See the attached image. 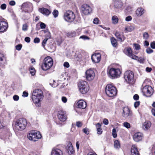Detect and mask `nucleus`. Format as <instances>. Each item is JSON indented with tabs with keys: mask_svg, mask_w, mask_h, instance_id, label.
Returning <instances> with one entry per match:
<instances>
[{
	"mask_svg": "<svg viewBox=\"0 0 155 155\" xmlns=\"http://www.w3.org/2000/svg\"><path fill=\"white\" fill-rule=\"evenodd\" d=\"M13 127L17 131H21L24 130L27 125L26 119L21 118L14 121L13 123Z\"/></svg>",
	"mask_w": 155,
	"mask_h": 155,
	"instance_id": "obj_1",
	"label": "nucleus"
},
{
	"mask_svg": "<svg viewBox=\"0 0 155 155\" xmlns=\"http://www.w3.org/2000/svg\"><path fill=\"white\" fill-rule=\"evenodd\" d=\"M53 61L52 59L49 56L45 57L41 65V68L44 71H47L50 69L52 66Z\"/></svg>",
	"mask_w": 155,
	"mask_h": 155,
	"instance_id": "obj_2",
	"label": "nucleus"
},
{
	"mask_svg": "<svg viewBox=\"0 0 155 155\" xmlns=\"http://www.w3.org/2000/svg\"><path fill=\"white\" fill-rule=\"evenodd\" d=\"M105 93L108 96L113 97L115 96L117 94V89L113 85L108 84L106 86Z\"/></svg>",
	"mask_w": 155,
	"mask_h": 155,
	"instance_id": "obj_3",
	"label": "nucleus"
},
{
	"mask_svg": "<svg viewBox=\"0 0 155 155\" xmlns=\"http://www.w3.org/2000/svg\"><path fill=\"white\" fill-rule=\"evenodd\" d=\"M28 137L29 140L35 141L38 139L41 138V135L39 131L33 130L30 132Z\"/></svg>",
	"mask_w": 155,
	"mask_h": 155,
	"instance_id": "obj_4",
	"label": "nucleus"
},
{
	"mask_svg": "<svg viewBox=\"0 0 155 155\" xmlns=\"http://www.w3.org/2000/svg\"><path fill=\"white\" fill-rule=\"evenodd\" d=\"M78 87L80 91L82 94H86L89 90V85L85 81H81L79 83Z\"/></svg>",
	"mask_w": 155,
	"mask_h": 155,
	"instance_id": "obj_5",
	"label": "nucleus"
},
{
	"mask_svg": "<svg viewBox=\"0 0 155 155\" xmlns=\"http://www.w3.org/2000/svg\"><path fill=\"white\" fill-rule=\"evenodd\" d=\"M121 74V71L118 68H111L109 71V77L112 79L115 78L120 77Z\"/></svg>",
	"mask_w": 155,
	"mask_h": 155,
	"instance_id": "obj_6",
	"label": "nucleus"
},
{
	"mask_svg": "<svg viewBox=\"0 0 155 155\" xmlns=\"http://www.w3.org/2000/svg\"><path fill=\"white\" fill-rule=\"evenodd\" d=\"M75 15L71 11H68L64 13V18L65 21L69 22L73 21L75 18Z\"/></svg>",
	"mask_w": 155,
	"mask_h": 155,
	"instance_id": "obj_7",
	"label": "nucleus"
},
{
	"mask_svg": "<svg viewBox=\"0 0 155 155\" xmlns=\"http://www.w3.org/2000/svg\"><path fill=\"white\" fill-rule=\"evenodd\" d=\"M134 74L130 71H126L124 74V78L125 80L129 83H132L134 82Z\"/></svg>",
	"mask_w": 155,
	"mask_h": 155,
	"instance_id": "obj_8",
	"label": "nucleus"
},
{
	"mask_svg": "<svg viewBox=\"0 0 155 155\" xmlns=\"http://www.w3.org/2000/svg\"><path fill=\"white\" fill-rule=\"evenodd\" d=\"M142 91L144 95L147 97H150L153 93L152 88L151 86L149 85L144 86L143 88Z\"/></svg>",
	"mask_w": 155,
	"mask_h": 155,
	"instance_id": "obj_9",
	"label": "nucleus"
},
{
	"mask_svg": "<svg viewBox=\"0 0 155 155\" xmlns=\"http://www.w3.org/2000/svg\"><path fill=\"white\" fill-rule=\"evenodd\" d=\"M81 11L82 13L84 15H88L92 12V9L88 5L84 4L81 6Z\"/></svg>",
	"mask_w": 155,
	"mask_h": 155,
	"instance_id": "obj_10",
	"label": "nucleus"
},
{
	"mask_svg": "<svg viewBox=\"0 0 155 155\" xmlns=\"http://www.w3.org/2000/svg\"><path fill=\"white\" fill-rule=\"evenodd\" d=\"M85 74L86 79L89 81L93 80L95 75L94 71L91 69L87 70L86 71Z\"/></svg>",
	"mask_w": 155,
	"mask_h": 155,
	"instance_id": "obj_11",
	"label": "nucleus"
},
{
	"mask_svg": "<svg viewBox=\"0 0 155 155\" xmlns=\"http://www.w3.org/2000/svg\"><path fill=\"white\" fill-rule=\"evenodd\" d=\"M122 115L126 118H130L132 116V112L127 107H125L123 109Z\"/></svg>",
	"mask_w": 155,
	"mask_h": 155,
	"instance_id": "obj_12",
	"label": "nucleus"
},
{
	"mask_svg": "<svg viewBox=\"0 0 155 155\" xmlns=\"http://www.w3.org/2000/svg\"><path fill=\"white\" fill-rule=\"evenodd\" d=\"M125 52L126 55L130 57L131 58L137 60L138 59V57L132 53V51L130 48H128L124 50Z\"/></svg>",
	"mask_w": 155,
	"mask_h": 155,
	"instance_id": "obj_13",
	"label": "nucleus"
},
{
	"mask_svg": "<svg viewBox=\"0 0 155 155\" xmlns=\"http://www.w3.org/2000/svg\"><path fill=\"white\" fill-rule=\"evenodd\" d=\"M8 114V113L6 111H4L1 115L0 116V129L3 127V121L5 120Z\"/></svg>",
	"mask_w": 155,
	"mask_h": 155,
	"instance_id": "obj_14",
	"label": "nucleus"
},
{
	"mask_svg": "<svg viewBox=\"0 0 155 155\" xmlns=\"http://www.w3.org/2000/svg\"><path fill=\"white\" fill-rule=\"evenodd\" d=\"M8 27L7 22L5 21H0V32H3L5 31Z\"/></svg>",
	"mask_w": 155,
	"mask_h": 155,
	"instance_id": "obj_15",
	"label": "nucleus"
},
{
	"mask_svg": "<svg viewBox=\"0 0 155 155\" xmlns=\"http://www.w3.org/2000/svg\"><path fill=\"white\" fill-rule=\"evenodd\" d=\"M101 55L99 53H95L91 56L92 61L94 63H98L101 60Z\"/></svg>",
	"mask_w": 155,
	"mask_h": 155,
	"instance_id": "obj_16",
	"label": "nucleus"
},
{
	"mask_svg": "<svg viewBox=\"0 0 155 155\" xmlns=\"http://www.w3.org/2000/svg\"><path fill=\"white\" fill-rule=\"evenodd\" d=\"M43 96V93L40 89H36L34 90L32 94V96H33L34 99L35 100L36 96Z\"/></svg>",
	"mask_w": 155,
	"mask_h": 155,
	"instance_id": "obj_17",
	"label": "nucleus"
},
{
	"mask_svg": "<svg viewBox=\"0 0 155 155\" xmlns=\"http://www.w3.org/2000/svg\"><path fill=\"white\" fill-rule=\"evenodd\" d=\"M44 96H40L38 97L36 96V98L34 99L33 96H32L31 98L33 102L36 104V106H39V103L42 101Z\"/></svg>",
	"mask_w": 155,
	"mask_h": 155,
	"instance_id": "obj_18",
	"label": "nucleus"
},
{
	"mask_svg": "<svg viewBox=\"0 0 155 155\" xmlns=\"http://www.w3.org/2000/svg\"><path fill=\"white\" fill-rule=\"evenodd\" d=\"M143 136V135L141 133H136L134 135L133 139L135 141L138 142L142 140Z\"/></svg>",
	"mask_w": 155,
	"mask_h": 155,
	"instance_id": "obj_19",
	"label": "nucleus"
},
{
	"mask_svg": "<svg viewBox=\"0 0 155 155\" xmlns=\"http://www.w3.org/2000/svg\"><path fill=\"white\" fill-rule=\"evenodd\" d=\"M77 105L79 108L83 109L87 107L86 102L82 100L79 101L77 103Z\"/></svg>",
	"mask_w": 155,
	"mask_h": 155,
	"instance_id": "obj_20",
	"label": "nucleus"
},
{
	"mask_svg": "<svg viewBox=\"0 0 155 155\" xmlns=\"http://www.w3.org/2000/svg\"><path fill=\"white\" fill-rule=\"evenodd\" d=\"M131 155H140L137 147L135 145H133L132 146Z\"/></svg>",
	"mask_w": 155,
	"mask_h": 155,
	"instance_id": "obj_21",
	"label": "nucleus"
},
{
	"mask_svg": "<svg viewBox=\"0 0 155 155\" xmlns=\"http://www.w3.org/2000/svg\"><path fill=\"white\" fill-rule=\"evenodd\" d=\"M58 119L61 121H64L67 119L66 115L61 111L59 112L58 115Z\"/></svg>",
	"mask_w": 155,
	"mask_h": 155,
	"instance_id": "obj_22",
	"label": "nucleus"
},
{
	"mask_svg": "<svg viewBox=\"0 0 155 155\" xmlns=\"http://www.w3.org/2000/svg\"><path fill=\"white\" fill-rule=\"evenodd\" d=\"M151 125V123L150 121H146L143 124V129L144 130H147L150 127Z\"/></svg>",
	"mask_w": 155,
	"mask_h": 155,
	"instance_id": "obj_23",
	"label": "nucleus"
},
{
	"mask_svg": "<svg viewBox=\"0 0 155 155\" xmlns=\"http://www.w3.org/2000/svg\"><path fill=\"white\" fill-rule=\"evenodd\" d=\"M115 35L118 39V40L120 42H122L124 41L125 39V38L124 36L121 35L120 32H117L115 33Z\"/></svg>",
	"mask_w": 155,
	"mask_h": 155,
	"instance_id": "obj_24",
	"label": "nucleus"
},
{
	"mask_svg": "<svg viewBox=\"0 0 155 155\" xmlns=\"http://www.w3.org/2000/svg\"><path fill=\"white\" fill-rule=\"evenodd\" d=\"M144 12L145 10L143 8H139L136 11V14L137 16L139 17L142 15Z\"/></svg>",
	"mask_w": 155,
	"mask_h": 155,
	"instance_id": "obj_25",
	"label": "nucleus"
},
{
	"mask_svg": "<svg viewBox=\"0 0 155 155\" xmlns=\"http://www.w3.org/2000/svg\"><path fill=\"white\" fill-rule=\"evenodd\" d=\"M51 155H62V152L60 150L56 149L52 151Z\"/></svg>",
	"mask_w": 155,
	"mask_h": 155,
	"instance_id": "obj_26",
	"label": "nucleus"
},
{
	"mask_svg": "<svg viewBox=\"0 0 155 155\" xmlns=\"http://www.w3.org/2000/svg\"><path fill=\"white\" fill-rule=\"evenodd\" d=\"M39 11L43 14L46 15H48L51 13L50 11L49 10L45 8H42L40 9Z\"/></svg>",
	"mask_w": 155,
	"mask_h": 155,
	"instance_id": "obj_27",
	"label": "nucleus"
},
{
	"mask_svg": "<svg viewBox=\"0 0 155 155\" xmlns=\"http://www.w3.org/2000/svg\"><path fill=\"white\" fill-rule=\"evenodd\" d=\"M67 151L69 154L73 153L74 151L72 145L71 143H69L68 144Z\"/></svg>",
	"mask_w": 155,
	"mask_h": 155,
	"instance_id": "obj_28",
	"label": "nucleus"
},
{
	"mask_svg": "<svg viewBox=\"0 0 155 155\" xmlns=\"http://www.w3.org/2000/svg\"><path fill=\"white\" fill-rule=\"evenodd\" d=\"M21 7L22 8H28V7H30L31 9L30 10V11H31L32 10V6L31 3H24L22 4Z\"/></svg>",
	"mask_w": 155,
	"mask_h": 155,
	"instance_id": "obj_29",
	"label": "nucleus"
},
{
	"mask_svg": "<svg viewBox=\"0 0 155 155\" xmlns=\"http://www.w3.org/2000/svg\"><path fill=\"white\" fill-rule=\"evenodd\" d=\"M112 23L114 25L117 24L118 22V18L116 15H114L112 18Z\"/></svg>",
	"mask_w": 155,
	"mask_h": 155,
	"instance_id": "obj_30",
	"label": "nucleus"
},
{
	"mask_svg": "<svg viewBox=\"0 0 155 155\" xmlns=\"http://www.w3.org/2000/svg\"><path fill=\"white\" fill-rule=\"evenodd\" d=\"M96 126L97 128V133L99 134H101L103 131L102 129L101 128V124L99 123H98L96 125Z\"/></svg>",
	"mask_w": 155,
	"mask_h": 155,
	"instance_id": "obj_31",
	"label": "nucleus"
},
{
	"mask_svg": "<svg viewBox=\"0 0 155 155\" xmlns=\"http://www.w3.org/2000/svg\"><path fill=\"white\" fill-rule=\"evenodd\" d=\"M114 6L116 8H120L122 6V3L120 1H116L114 2Z\"/></svg>",
	"mask_w": 155,
	"mask_h": 155,
	"instance_id": "obj_32",
	"label": "nucleus"
},
{
	"mask_svg": "<svg viewBox=\"0 0 155 155\" xmlns=\"http://www.w3.org/2000/svg\"><path fill=\"white\" fill-rule=\"evenodd\" d=\"M67 36L69 38H72L75 36L76 35V32L74 31H71L68 32L67 34Z\"/></svg>",
	"mask_w": 155,
	"mask_h": 155,
	"instance_id": "obj_33",
	"label": "nucleus"
},
{
	"mask_svg": "<svg viewBox=\"0 0 155 155\" xmlns=\"http://www.w3.org/2000/svg\"><path fill=\"white\" fill-rule=\"evenodd\" d=\"M114 146L116 149H118L120 147V144L119 141L117 140H115L114 143Z\"/></svg>",
	"mask_w": 155,
	"mask_h": 155,
	"instance_id": "obj_34",
	"label": "nucleus"
},
{
	"mask_svg": "<svg viewBox=\"0 0 155 155\" xmlns=\"http://www.w3.org/2000/svg\"><path fill=\"white\" fill-rule=\"evenodd\" d=\"M111 42L113 47H116L117 45V41L114 38H111Z\"/></svg>",
	"mask_w": 155,
	"mask_h": 155,
	"instance_id": "obj_35",
	"label": "nucleus"
},
{
	"mask_svg": "<svg viewBox=\"0 0 155 155\" xmlns=\"http://www.w3.org/2000/svg\"><path fill=\"white\" fill-rule=\"evenodd\" d=\"M133 30V28L132 26H127L125 28V32H131Z\"/></svg>",
	"mask_w": 155,
	"mask_h": 155,
	"instance_id": "obj_36",
	"label": "nucleus"
},
{
	"mask_svg": "<svg viewBox=\"0 0 155 155\" xmlns=\"http://www.w3.org/2000/svg\"><path fill=\"white\" fill-rule=\"evenodd\" d=\"M30 73L32 76L35 75V70L34 68L32 67H31L29 68Z\"/></svg>",
	"mask_w": 155,
	"mask_h": 155,
	"instance_id": "obj_37",
	"label": "nucleus"
},
{
	"mask_svg": "<svg viewBox=\"0 0 155 155\" xmlns=\"http://www.w3.org/2000/svg\"><path fill=\"white\" fill-rule=\"evenodd\" d=\"M50 84L52 85L53 87H54L57 86V84L54 80L53 79L51 80L50 81Z\"/></svg>",
	"mask_w": 155,
	"mask_h": 155,
	"instance_id": "obj_38",
	"label": "nucleus"
},
{
	"mask_svg": "<svg viewBox=\"0 0 155 155\" xmlns=\"http://www.w3.org/2000/svg\"><path fill=\"white\" fill-rule=\"evenodd\" d=\"M5 59V57L3 54H0V66L3 63V61Z\"/></svg>",
	"mask_w": 155,
	"mask_h": 155,
	"instance_id": "obj_39",
	"label": "nucleus"
},
{
	"mask_svg": "<svg viewBox=\"0 0 155 155\" xmlns=\"http://www.w3.org/2000/svg\"><path fill=\"white\" fill-rule=\"evenodd\" d=\"M133 46L134 47L135 50L137 51L140 49V46L138 44L134 43L133 44Z\"/></svg>",
	"mask_w": 155,
	"mask_h": 155,
	"instance_id": "obj_40",
	"label": "nucleus"
},
{
	"mask_svg": "<svg viewBox=\"0 0 155 155\" xmlns=\"http://www.w3.org/2000/svg\"><path fill=\"white\" fill-rule=\"evenodd\" d=\"M99 19L97 18H95L93 20V23L94 24L97 25L99 24Z\"/></svg>",
	"mask_w": 155,
	"mask_h": 155,
	"instance_id": "obj_41",
	"label": "nucleus"
},
{
	"mask_svg": "<svg viewBox=\"0 0 155 155\" xmlns=\"http://www.w3.org/2000/svg\"><path fill=\"white\" fill-rule=\"evenodd\" d=\"M53 15H54V16L55 18L57 17L58 14V11L57 10H54L53 12L52 13Z\"/></svg>",
	"mask_w": 155,
	"mask_h": 155,
	"instance_id": "obj_42",
	"label": "nucleus"
},
{
	"mask_svg": "<svg viewBox=\"0 0 155 155\" xmlns=\"http://www.w3.org/2000/svg\"><path fill=\"white\" fill-rule=\"evenodd\" d=\"M112 135L114 138H116L117 136L116 130L114 128L112 130Z\"/></svg>",
	"mask_w": 155,
	"mask_h": 155,
	"instance_id": "obj_43",
	"label": "nucleus"
},
{
	"mask_svg": "<svg viewBox=\"0 0 155 155\" xmlns=\"http://www.w3.org/2000/svg\"><path fill=\"white\" fill-rule=\"evenodd\" d=\"M123 124L124 126L127 128H129L130 127V124L127 122H125Z\"/></svg>",
	"mask_w": 155,
	"mask_h": 155,
	"instance_id": "obj_44",
	"label": "nucleus"
},
{
	"mask_svg": "<svg viewBox=\"0 0 155 155\" xmlns=\"http://www.w3.org/2000/svg\"><path fill=\"white\" fill-rule=\"evenodd\" d=\"M76 125L78 127H80L82 126L83 123L81 122L78 121L76 122Z\"/></svg>",
	"mask_w": 155,
	"mask_h": 155,
	"instance_id": "obj_45",
	"label": "nucleus"
},
{
	"mask_svg": "<svg viewBox=\"0 0 155 155\" xmlns=\"http://www.w3.org/2000/svg\"><path fill=\"white\" fill-rule=\"evenodd\" d=\"M83 131L86 134H88L89 133V130L87 128H85L83 130Z\"/></svg>",
	"mask_w": 155,
	"mask_h": 155,
	"instance_id": "obj_46",
	"label": "nucleus"
},
{
	"mask_svg": "<svg viewBox=\"0 0 155 155\" xmlns=\"http://www.w3.org/2000/svg\"><path fill=\"white\" fill-rule=\"evenodd\" d=\"M146 52L148 54H150L153 52V50L150 48H149L146 49Z\"/></svg>",
	"mask_w": 155,
	"mask_h": 155,
	"instance_id": "obj_47",
	"label": "nucleus"
},
{
	"mask_svg": "<svg viewBox=\"0 0 155 155\" xmlns=\"http://www.w3.org/2000/svg\"><path fill=\"white\" fill-rule=\"evenodd\" d=\"M28 26L27 24H25L23 25L22 30L24 31H26L28 29Z\"/></svg>",
	"mask_w": 155,
	"mask_h": 155,
	"instance_id": "obj_48",
	"label": "nucleus"
},
{
	"mask_svg": "<svg viewBox=\"0 0 155 155\" xmlns=\"http://www.w3.org/2000/svg\"><path fill=\"white\" fill-rule=\"evenodd\" d=\"M22 45H21L19 44L16 45L15 47L17 50L20 51L21 49Z\"/></svg>",
	"mask_w": 155,
	"mask_h": 155,
	"instance_id": "obj_49",
	"label": "nucleus"
},
{
	"mask_svg": "<svg viewBox=\"0 0 155 155\" xmlns=\"http://www.w3.org/2000/svg\"><path fill=\"white\" fill-rule=\"evenodd\" d=\"M103 124L105 125H108L109 123L108 120L106 118H105L103 120Z\"/></svg>",
	"mask_w": 155,
	"mask_h": 155,
	"instance_id": "obj_50",
	"label": "nucleus"
},
{
	"mask_svg": "<svg viewBox=\"0 0 155 155\" xmlns=\"http://www.w3.org/2000/svg\"><path fill=\"white\" fill-rule=\"evenodd\" d=\"M150 47L152 49H155V41L151 43L150 44Z\"/></svg>",
	"mask_w": 155,
	"mask_h": 155,
	"instance_id": "obj_51",
	"label": "nucleus"
},
{
	"mask_svg": "<svg viewBox=\"0 0 155 155\" xmlns=\"http://www.w3.org/2000/svg\"><path fill=\"white\" fill-rule=\"evenodd\" d=\"M13 99L15 101H18L19 99V97L18 95H15L13 96Z\"/></svg>",
	"mask_w": 155,
	"mask_h": 155,
	"instance_id": "obj_52",
	"label": "nucleus"
},
{
	"mask_svg": "<svg viewBox=\"0 0 155 155\" xmlns=\"http://www.w3.org/2000/svg\"><path fill=\"white\" fill-rule=\"evenodd\" d=\"M132 19V17L130 16H128L125 18V21H130Z\"/></svg>",
	"mask_w": 155,
	"mask_h": 155,
	"instance_id": "obj_53",
	"label": "nucleus"
},
{
	"mask_svg": "<svg viewBox=\"0 0 155 155\" xmlns=\"http://www.w3.org/2000/svg\"><path fill=\"white\" fill-rule=\"evenodd\" d=\"M40 26L41 28L42 29L45 28L46 27L45 24L42 22H41Z\"/></svg>",
	"mask_w": 155,
	"mask_h": 155,
	"instance_id": "obj_54",
	"label": "nucleus"
},
{
	"mask_svg": "<svg viewBox=\"0 0 155 155\" xmlns=\"http://www.w3.org/2000/svg\"><path fill=\"white\" fill-rule=\"evenodd\" d=\"M143 37L144 38L146 39H147L149 37L148 33L147 32H144L143 34Z\"/></svg>",
	"mask_w": 155,
	"mask_h": 155,
	"instance_id": "obj_55",
	"label": "nucleus"
},
{
	"mask_svg": "<svg viewBox=\"0 0 155 155\" xmlns=\"http://www.w3.org/2000/svg\"><path fill=\"white\" fill-rule=\"evenodd\" d=\"M61 100L62 102L64 103H66L67 102V99L66 97L64 96L62 97Z\"/></svg>",
	"mask_w": 155,
	"mask_h": 155,
	"instance_id": "obj_56",
	"label": "nucleus"
},
{
	"mask_svg": "<svg viewBox=\"0 0 155 155\" xmlns=\"http://www.w3.org/2000/svg\"><path fill=\"white\" fill-rule=\"evenodd\" d=\"M140 102L139 101L135 102L134 103V107H135L136 108L137 107H138V106L140 105Z\"/></svg>",
	"mask_w": 155,
	"mask_h": 155,
	"instance_id": "obj_57",
	"label": "nucleus"
},
{
	"mask_svg": "<svg viewBox=\"0 0 155 155\" xmlns=\"http://www.w3.org/2000/svg\"><path fill=\"white\" fill-rule=\"evenodd\" d=\"M6 5L5 4H2L0 8L1 9L3 10H4L6 9Z\"/></svg>",
	"mask_w": 155,
	"mask_h": 155,
	"instance_id": "obj_58",
	"label": "nucleus"
},
{
	"mask_svg": "<svg viewBox=\"0 0 155 155\" xmlns=\"http://www.w3.org/2000/svg\"><path fill=\"white\" fill-rule=\"evenodd\" d=\"M64 67L67 68H68L69 67V64L68 62H64Z\"/></svg>",
	"mask_w": 155,
	"mask_h": 155,
	"instance_id": "obj_59",
	"label": "nucleus"
},
{
	"mask_svg": "<svg viewBox=\"0 0 155 155\" xmlns=\"http://www.w3.org/2000/svg\"><path fill=\"white\" fill-rule=\"evenodd\" d=\"M35 43H38L40 42V39L38 38H35L34 41Z\"/></svg>",
	"mask_w": 155,
	"mask_h": 155,
	"instance_id": "obj_60",
	"label": "nucleus"
},
{
	"mask_svg": "<svg viewBox=\"0 0 155 155\" xmlns=\"http://www.w3.org/2000/svg\"><path fill=\"white\" fill-rule=\"evenodd\" d=\"M127 10L128 12H131L132 10V9L131 6H128L127 8Z\"/></svg>",
	"mask_w": 155,
	"mask_h": 155,
	"instance_id": "obj_61",
	"label": "nucleus"
},
{
	"mask_svg": "<svg viewBox=\"0 0 155 155\" xmlns=\"http://www.w3.org/2000/svg\"><path fill=\"white\" fill-rule=\"evenodd\" d=\"M133 98L134 100H137L139 99V96L138 95L136 94L134 95L133 97Z\"/></svg>",
	"mask_w": 155,
	"mask_h": 155,
	"instance_id": "obj_62",
	"label": "nucleus"
},
{
	"mask_svg": "<svg viewBox=\"0 0 155 155\" xmlns=\"http://www.w3.org/2000/svg\"><path fill=\"white\" fill-rule=\"evenodd\" d=\"M25 41L28 43H29L30 41V38L28 37H26L25 39Z\"/></svg>",
	"mask_w": 155,
	"mask_h": 155,
	"instance_id": "obj_63",
	"label": "nucleus"
},
{
	"mask_svg": "<svg viewBox=\"0 0 155 155\" xmlns=\"http://www.w3.org/2000/svg\"><path fill=\"white\" fill-rule=\"evenodd\" d=\"M28 93L25 92L24 91L23 93V95L22 96L24 97H27L28 96Z\"/></svg>",
	"mask_w": 155,
	"mask_h": 155,
	"instance_id": "obj_64",
	"label": "nucleus"
}]
</instances>
